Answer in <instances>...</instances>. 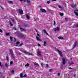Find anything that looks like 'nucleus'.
<instances>
[{"mask_svg": "<svg viewBox=\"0 0 78 78\" xmlns=\"http://www.w3.org/2000/svg\"><path fill=\"white\" fill-rule=\"evenodd\" d=\"M28 6H30V5H31V4L30 3H29L28 4Z\"/></svg>", "mask_w": 78, "mask_h": 78, "instance_id": "50", "label": "nucleus"}, {"mask_svg": "<svg viewBox=\"0 0 78 78\" xmlns=\"http://www.w3.org/2000/svg\"><path fill=\"white\" fill-rule=\"evenodd\" d=\"M37 53L38 55V56H40V57H41V52L38 51Z\"/></svg>", "mask_w": 78, "mask_h": 78, "instance_id": "10", "label": "nucleus"}, {"mask_svg": "<svg viewBox=\"0 0 78 78\" xmlns=\"http://www.w3.org/2000/svg\"><path fill=\"white\" fill-rule=\"evenodd\" d=\"M43 31H44V33H45V34H46L47 35V36H48V34L47 33V32H46V30H44Z\"/></svg>", "mask_w": 78, "mask_h": 78, "instance_id": "15", "label": "nucleus"}, {"mask_svg": "<svg viewBox=\"0 0 78 78\" xmlns=\"http://www.w3.org/2000/svg\"><path fill=\"white\" fill-rule=\"evenodd\" d=\"M34 65L35 66H38V63L36 62L34 63Z\"/></svg>", "mask_w": 78, "mask_h": 78, "instance_id": "31", "label": "nucleus"}, {"mask_svg": "<svg viewBox=\"0 0 78 78\" xmlns=\"http://www.w3.org/2000/svg\"><path fill=\"white\" fill-rule=\"evenodd\" d=\"M16 46H19V45H16Z\"/></svg>", "mask_w": 78, "mask_h": 78, "instance_id": "59", "label": "nucleus"}, {"mask_svg": "<svg viewBox=\"0 0 78 78\" xmlns=\"http://www.w3.org/2000/svg\"><path fill=\"white\" fill-rule=\"evenodd\" d=\"M10 39L11 41H12V37H10Z\"/></svg>", "mask_w": 78, "mask_h": 78, "instance_id": "27", "label": "nucleus"}, {"mask_svg": "<svg viewBox=\"0 0 78 78\" xmlns=\"http://www.w3.org/2000/svg\"><path fill=\"white\" fill-rule=\"evenodd\" d=\"M23 52L24 53H25L26 55H31V56H33V55L32 53H29L28 52H26V51H23Z\"/></svg>", "mask_w": 78, "mask_h": 78, "instance_id": "2", "label": "nucleus"}, {"mask_svg": "<svg viewBox=\"0 0 78 78\" xmlns=\"http://www.w3.org/2000/svg\"><path fill=\"white\" fill-rule=\"evenodd\" d=\"M16 41V38H14V40L13 41V42H15Z\"/></svg>", "mask_w": 78, "mask_h": 78, "instance_id": "38", "label": "nucleus"}, {"mask_svg": "<svg viewBox=\"0 0 78 78\" xmlns=\"http://www.w3.org/2000/svg\"><path fill=\"white\" fill-rule=\"evenodd\" d=\"M23 74L22 73H21L20 74V76L21 78H23Z\"/></svg>", "mask_w": 78, "mask_h": 78, "instance_id": "20", "label": "nucleus"}, {"mask_svg": "<svg viewBox=\"0 0 78 78\" xmlns=\"http://www.w3.org/2000/svg\"><path fill=\"white\" fill-rule=\"evenodd\" d=\"M75 26L76 27H78V24H76Z\"/></svg>", "mask_w": 78, "mask_h": 78, "instance_id": "49", "label": "nucleus"}, {"mask_svg": "<svg viewBox=\"0 0 78 78\" xmlns=\"http://www.w3.org/2000/svg\"><path fill=\"white\" fill-rule=\"evenodd\" d=\"M57 75L58 76H60V73H58V74H57Z\"/></svg>", "mask_w": 78, "mask_h": 78, "instance_id": "44", "label": "nucleus"}, {"mask_svg": "<svg viewBox=\"0 0 78 78\" xmlns=\"http://www.w3.org/2000/svg\"><path fill=\"white\" fill-rule=\"evenodd\" d=\"M29 64L27 63L25 65V67H28L29 66Z\"/></svg>", "mask_w": 78, "mask_h": 78, "instance_id": "30", "label": "nucleus"}, {"mask_svg": "<svg viewBox=\"0 0 78 78\" xmlns=\"http://www.w3.org/2000/svg\"><path fill=\"white\" fill-rule=\"evenodd\" d=\"M11 73H12V74H14V70H12V72H11Z\"/></svg>", "mask_w": 78, "mask_h": 78, "instance_id": "32", "label": "nucleus"}, {"mask_svg": "<svg viewBox=\"0 0 78 78\" xmlns=\"http://www.w3.org/2000/svg\"><path fill=\"white\" fill-rule=\"evenodd\" d=\"M2 31H3L2 30H1V29H0V32H1V33H2Z\"/></svg>", "mask_w": 78, "mask_h": 78, "instance_id": "48", "label": "nucleus"}, {"mask_svg": "<svg viewBox=\"0 0 78 78\" xmlns=\"http://www.w3.org/2000/svg\"><path fill=\"white\" fill-rule=\"evenodd\" d=\"M8 2L9 3H13L12 1H8Z\"/></svg>", "mask_w": 78, "mask_h": 78, "instance_id": "34", "label": "nucleus"}, {"mask_svg": "<svg viewBox=\"0 0 78 78\" xmlns=\"http://www.w3.org/2000/svg\"><path fill=\"white\" fill-rule=\"evenodd\" d=\"M41 65L42 67H44V63L43 62L41 63Z\"/></svg>", "mask_w": 78, "mask_h": 78, "instance_id": "17", "label": "nucleus"}, {"mask_svg": "<svg viewBox=\"0 0 78 78\" xmlns=\"http://www.w3.org/2000/svg\"><path fill=\"white\" fill-rule=\"evenodd\" d=\"M0 66L3 67V65H2V62H0Z\"/></svg>", "mask_w": 78, "mask_h": 78, "instance_id": "26", "label": "nucleus"}, {"mask_svg": "<svg viewBox=\"0 0 78 78\" xmlns=\"http://www.w3.org/2000/svg\"><path fill=\"white\" fill-rule=\"evenodd\" d=\"M37 36H40V35L38 34H37Z\"/></svg>", "mask_w": 78, "mask_h": 78, "instance_id": "51", "label": "nucleus"}, {"mask_svg": "<svg viewBox=\"0 0 78 78\" xmlns=\"http://www.w3.org/2000/svg\"><path fill=\"white\" fill-rule=\"evenodd\" d=\"M23 77H27V75L26 74H25L23 76Z\"/></svg>", "mask_w": 78, "mask_h": 78, "instance_id": "46", "label": "nucleus"}, {"mask_svg": "<svg viewBox=\"0 0 78 78\" xmlns=\"http://www.w3.org/2000/svg\"><path fill=\"white\" fill-rule=\"evenodd\" d=\"M56 0H52V2H56Z\"/></svg>", "mask_w": 78, "mask_h": 78, "instance_id": "53", "label": "nucleus"}, {"mask_svg": "<svg viewBox=\"0 0 78 78\" xmlns=\"http://www.w3.org/2000/svg\"><path fill=\"white\" fill-rule=\"evenodd\" d=\"M58 39H61V40H62V39H64V38L63 37H61V36H60V37H58Z\"/></svg>", "mask_w": 78, "mask_h": 78, "instance_id": "13", "label": "nucleus"}, {"mask_svg": "<svg viewBox=\"0 0 78 78\" xmlns=\"http://www.w3.org/2000/svg\"><path fill=\"white\" fill-rule=\"evenodd\" d=\"M23 0L24 1V2H26L27 1V0Z\"/></svg>", "mask_w": 78, "mask_h": 78, "instance_id": "55", "label": "nucleus"}, {"mask_svg": "<svg viewBox=\"0 0 78 78\" xmlns=\"http://www.w3.org/2000/svg\"><path fill=\"white\" fill-rule=\"evenodd\" d=\"M76 11L78 12V10H76Z\"/></svg>", "mask_w": 78, "mask_h": 78, "instance_id": "61", "label": "nucleus"}, {"mask_svg": "<svg viewBox=\"0 0 78 78\" xmlns=\"http://www.w3.org/2000/svg\"><path fill=\"white\" fill-rule=\"evenodd\" d=\"M20 30L21 31H26V30L23 29L22 28H20Z\"/></svg>", "mask_w": 78, "mask_h": 78, "instance_id": "14", "label": "nucleus"}, {"mask_svg": "<svg viewBox=\"0 0 78 78\" xmlns=\"http://www.w3.org/2000/svg\"><path fill=\"white\" fill-rule=\"evenodd\" d=\"M56 25V23L55 22V21H54V25Z\"/></svg>", "mask_w": 78, "mask_h": 78, "instance_id": "45", "label": "nucleus"}, {"mask_svg": "<svg viewBox=\"0 0 78 78\" xmlns=\"http://www.w3.org/2000/svg\"><path fill=\"white\" fill-rule=\"evenodd\" d=\"M6 36H8V35H9V33H6Z\"/></svg>", "mask_w": 78, "mask_h": 78, "instance_id": "39", "label": "nucleus"}, {"mask_svg": "<svg viewBox=\"0 0 78 78\" xmlns=\"http://www.w3.org/2000/svg\"><path fill=\"white\" fill-rule=\"evenodd\" d=\"M10 65H12L13 64V62L12 61H11L10 62Z\"/></svg>", "mask_w": 78, "mask_h": 78, "instance_id": "28", "label": "nucleus"}, {"mask_svg": "<svg viewBox=\"0 0 78 78\" xmlns=\"http://www.w3.org/2000/svg\"><path fill=\"white\" fill-rule=\"evenodd\" d=\"M46 66L47 68H48L49 66H48V64H46Z\"/></svg>", "mask_w": 78, "mask_h": 78, "instance_id": "41", "label": "nucleus"}, {"mask_svg": "<svg viewBox=\"0 0 78 78\" xmlns=\"http://www.w3.org/2000/svg\"><path fill=\"white\" fill-rule=\"evenodd\" d=\"M60 30V29H59V28L57 27V28H55L54 29V30L55 31H59Z\"/></svg>", "mask_w": 78, "mask_h": 78, "instance_id": "7", "label": "nucleus"}, {"mask_svg": "<svg viewBox=\"0 0 78 78\" xmlns=\"http://www.w3.org/2000/svg\"><path fill=\"white\" fill-rule=\"evenodd\" d=\"M1 8H2V9H3V7H1Z\"/></svg>", "mask_w": 78, "mask_h": 78, "instance_id": "58", "label": "nucleus"}, {"mask_svg": "<svg viewBox=\"0 0 78 78\" xmlns=\"http://www.w3.org/2000/svg\"><path fill=\"white\" fill-rule=\"evenodd\" d=\"M76 4H74L73 5H71V7H72V8H75V7H76Z\"/></svg>", "mask_w": 78, "mask_h": 78, "instance_id": "18", "label": "nucleus"}, {"mask_svg": "<svg viewBox=\"0 0 78 78\" xmlns=\"http://www.w3.org/2000/svg\"><path fill=\"white\" fill-rule=\"evenodd\" d=\"M20 2H22V1H23V0H20Z\"/></svg>", "mask_w": 78, "mask_h": 78, "instance_id": "56", "label": "nucleus"}, {"mask_svg": "<svg viewBox=\"0 0 78 78\" xmlns=\"http://www.w3.org/2000/svg\"><path fill=\"white\" fill-rule=\"evenodd\" d=\"M50 1L47 2V3H48V4H50Z\"/></svg>", "mask_w": 78, "mask_h": 78, "instance_id": "42", "label": "nucleus"}, {"mask_svg": "<svg viewBox=\"0 0 78 78\" xmlns=\"http://www.w3.org/2000/svg\"><path fill=\"white\" fill-rule=\"evenodd\" d=\"M12 22H14V19H12Z\"/></svg>", "mask_w": 78, "mask_h": 78, "instance_id": "54", "label": "nucleus"}, {"mask_svg": "<svg viewBox=\"0 0 78 78\" xmlns=\"http://www.w3.org/2000/svg\"><path fill=\"white\" fill-rule=\"evenodd\" d=\"M40 11L43 12H46V10H45L44 9H41Z\"/></svg>", "mask_w": 78, "mask_h": 78, "instance_id": "9", "label": "nucleus"}, {"mask_svg": "<svg viewBox=\"0 0 78 78\" xmlns=\"http://www.w3.org/2000/svg\"><path fill=\"white\" fill-rule=\"evenodd\" d=\"M57 51H58L59 54L62 57L63 55H62V52L61 51H59V50H57Z\"/></svg>", "mask_w": 78, "mask_h": 78, "instance_id": "4", "label": "nucleus"}, {"mask_svg": "<svg viewBox=\"0 0 78 78\" xmlns=\"http://www.w3.org/2000/svg\"><path fill=\"white\" fill-rule=\"evenodd\" d=\"M68 64L70 65H72L73 64H74V63L72 62L69 61L68 62Z\"/></svg>", "mask_w": 78, "mask_h": 78, "instance_id": "11", "label": "nucleus"}, {"mask_svg": "<svg viewBox=\"0 0 78 78\" xmlns=\"http://www.w3.org/2000/svg\"><path fill=\"white\" fill-rule=\"evenodd\" d=\"M37 45H38V46H39V47H40V46H41V44H37Z\"/></svg>", "mask_w": 78, "mask_h": 78, "instance_id": "47", "label": "nucleus"}, {"mask_svg": "<svg viewBox=\"0 0 78 78\" xmlns=\"http://www.w3.org/2000/svg\"><path fill=\"white\" fill-rule=\"evenodd\" d=\"M23 27H28V25L27 24H24Z\"/></svg>", "mask_w": 78, "mask_h": 78, "instance_id": "21", "label": "nucleus"}, {"mask_svg": "<svg viewBox=\"0 0 78 78\" xmlns=\"http://www.w3.org/2000/svg\"><path fill=\"white\" fill-rule=\"evenodd\" d=\"M53 70V69H49V72H52V71Z\"/></svg>", "mask_w": 78, "mask_h": 78, "instance_id": "40", "label": "nucleus"}, {"mask_svg": "<svg viewBox=\"0 0 78 78\" xmlns=\"http://www.w3.org/2000/svg\"><path fill=\"white\" fill-rule=\"evenodd\" d=\"M1 45V43L0 42V45Z\"/></svg>", "mask_w": 78, "mask_h": 78, "instance_id": "62", "label": "nucleus"}, {"mask_svg": "<svg viewBox=\"0 0 78 78\" xmlns=\"http://www.w3.org/2000/svg\"><path fill=\"white\" fill-rule=\"evenodd\" d=\"M58 6L59 8H62V6H61L58 5Z\"/></svg>", "mask_w": 78, "mask_h": 78, "instance_id": "33", "label": "nucleus"}, {"mask_svg": "<svg viewBox=\"0 0 78 78\" xmlns=\"http://www.w3.org/2000/svg\"><path fill=\"white\" fill-rule=\"evenodd\" d=\"M26 2H27V3H30V1H29V0H27Z\"/></svg>", "mask_w": 78, "mask_h": 78, "instance_id": "24", "label": "nucleus"}, {"mask_svg": "<svg viewBox=\"0 0 78 78\" xmlns=\"http://www.w3.org/2000/svg\"><path fill=\"white\" fill-rule=\"evenodd\" d=\"M23 43H22L21 44H20L19 45H18V47H21V46H22V45H23Z\"/></svg>", "mask_w": 78, "mask_h": 78, "instance_id": "29", "label": "nucleus"}, {"mask_svg": "<svg viewBox=\"0 0 78 78\" xmlns=\"http://www.w3.org/2000/svg\"><path fill=\"white\" fill-rule=\"evenodd\" d=\"M6 59H7V61H9V58L8 57V56L6 57Z\"/></svg>", "mask_w": 78, "mask_h": 78, "instance_id": "36", "label": "nucleus"}, {"mask_svg": "<svg viewBox=\"0 0 78 78\" xmlns=\"http://www.w3.org/2000/svg\"><path fill=\"white\" fill-rule=\"evenodd\" d=\"M46 44H47V42L45 41H44L43 44V46H44V47H45V46H46Z\"/></svg>", "mask_w": 78, "mask_h": 78, "instance_id": "16", "label": "nucleus"}, {"mask_svg": "<svg viewBox=\"0 0 78 78\" xmlns=\"http://www.w3.org/2000/svg\"><path fill=\"white\" fill-rule=\"evenodd\" d=\"M16 44H20V42L19 41H17L16 43Z\"/></svg>", "mask_w": 78, "mask_h": 78, "instance_id": "37", "label": "nucleus"}, {"mask_svg": "<svg viewBox=\"0 0 78 78\" xmlns=\"http://www.w3.org/2000/svg\"><path fill=\"white\" fill-rule=\"evenodd\" d=\"M76 45H77V42H75L74 45H73V49L75 48Z\"/></svg>", "mask_w": 78, "mask_h": 78, "instance_id": "5", "label": "nucleus"}, {"mask_svg": "<svg viewBox=\"0 0 78 78\" xmlns=\"http://www.w3.org/2000/svg\"><path fill=\"white\" fill-rule=\"evenodd\" d=\"M59 14L60 15V16H62L64 15V13H60Z\"/></svg>", "mask_w": 78, "mask_h": 78, "instance_id": "25", "label": "nucleus"}, {"mask_svg": "<svg viewBox=\"0 0 78 78\" xmlns=\"http://www.w3.org/2000/svg\"><path fill=\"white\" fill-rule=\"evenodd\" d=\"M26 17L27 19H30V17L29 16H28V15H26Z\"/></svg>", "mask_w": 78, "mask_h": 78, "instance_id": "22", "label": "nucleus"}, {"mask_svg": "<svg viewBox=\"0 0 78 78\" xmlns=\"http://www.w3.org/2000/svg\"><path fill=\"white\" fill-rule=\"evenodd\" d=\"M62 64L63 65H64L66 64V59L65 58H62Z\"/></svg>", "mask_w": 78, "mask_h": 78, "instance_id": "6", "label": "nucleus"}, {"mask_svg": "<svg viewBox=\"0 0 78 78\" xmlns=\"http://www.w3.org/2000/svg\"><path fill=\"white\" fill-rule=\"evenodd\" d=\"M5 67H9V66L8 65V63H5Z\"/></svg>", "mask_w": 78, "mask_h": 78, "instance_id": "19", "label": "nucleus"}, {"mask_svg": "<svg viewBox=\"0 0 78 78\" xmlns=\"http://www.w3.org/2000/svg\"><path fill=\"white\" fill-rule=\"evenodd\" d=\"M36 37L37 38V41H42V40L39 38V37L38 36Z\"/></svg>", "mask_w": 78, "mask_h": 78, "instance_id": "12", "label": "nucleus"}, {"mask_svg": "<svg viewBox=\"0 0 78 78\" xmlns=\"http://www.w3.org/2000/svg\"><path fill=\"white\" fill-rule=\"evenodd\" d=\"M10 25L11 26H13V24H12L11 22L10 23Z\"/></svg>", "mask_w": 78, "mask_h": 78, "instance_id": "35", "label": "nucleus"}, {"mask_svg": "<svg viewBox=\"0 0 78 78\" xmlns=\"http://www.w3.org/2000/svg\"><path fill=\"white\" fill-rule=\"evenodd\" d=\"M9 51L10 52V53H9V55H11V56H13L14 54H13V51L12 50V49H9Z\"/></svg>", "mask_w": 78, "mask_h": 78, "instance_id": "3", "label": "nucleus"}, {"mask_svg": "<svg viewBox=\"0 0 78 78\" xmlns=\"http://www.w3.org/2000/svg\"><path fill=\"white\" fill-rule=\"evenodd\" d=\"M18 36L19 37H20V38L22 39H25V38H26V35H25L19 34Z\"/></svg>", "mask_w": 78, "mask_h": 78, "instance_id": "1", "label": "nucleus"}, {"mask_svg": "<svg viewBox=\"0 0 78 78\" xmlns=\"http://www.w3.org/2000/svg\"><path fill=\"white\" fill-rule=\"evenodd\" d=\"M62 65L61 66V68H62Z\"/></svg>", "mask_w": 78, "mask_h": 78, "instance_id": "63", "label": "nucleus"}, {"mask_svg": "<svg viewBox=\"0 0 78 78\" xmlns=\"http://www.w3.org/2000/svg\"><path fill=\"white\" fill-rule=\"evenodd\" d=\"M74 76L75 77L76 76V75H74Z\"/></svg>", "mask_w": 78, "mask_h": 78, "instance_id": "57", "label": "nucleus"}, {"mask_svg": "<svg viewBox=\"0 0 78 78\" xmlns=\"http://www.w3.org/2000/svg\"><path fill=\"white\" fill-rule=\"evenodd\" d=\"M13 29L14 30H17V29L16 27L13 28Z\"/></svg>", "mask_w": 78, "mask_h": 78, "instance_id": "43", "label": "nucleus"}, {"mask_svg": "<svg viewBox=\"0 0 78 78\" xmlns=\"http://www.w3.org/2000/svg\"><path fill=\"white\" fill-rule=\"evenodd\" d=\"M4 72H5V71H4Z\"/></svg>", "mask_w": 78, "mask_h": 78, "instance_id": "64", "label": "nucleus"}, {"mask_svg": "<svg viewBox=\"0 0 78 78\" xmlns=\"http://www.w3.org/2000/svg\"><path fill=\"white\" fill-rule=\"evenodd\" d=\"M69 69H72V68L71 67H70L69 68Z\"/></svg>", "mask_w": 78, "mask_h": 78, "instance_id": "60", "label": "nucleus"}, {"mask_svg": "<svg viewBox=\"0 0 78 78\" xmlns=\"http://www.w3.org/2000/svg\"><path fill=\"white\" fill-rule=\"evenodd\" d=\"M74 14H75V15L77 16H78V13L76 12L75 11L74 12Z\"/></svg>", "mask_w": 78, "mask_h": 78, "instance_id": "23", "label": "nucleus"}, {"mask_svg": "<svg viewBox=\"0 0 78 78\" xmlns=\"http://www.w3.org/2000/svg\"><path fill=\"white\" fill-rule=\"evenodd\" d=\"M68 20V19H67V18H65V20L67 21Z\"/></svg>", "mask_w": 78, "mask_h": 78, "instance_id": "52", "label": "nucleus"}, {"mask_svg": "<svg viewBox=\"0 0 78 78\" xmlns=\"http://www.w3.org/2000/svg\"><path fill=\"white\" fill-rule=\"evenodd\" d=\"M18 11L20 14H23V11L20 9H19Z\"/></svg>", "mask_w": 78, "mask_h": 78, "instance_id": "8", "label": "nucleus"}]
</instances>
